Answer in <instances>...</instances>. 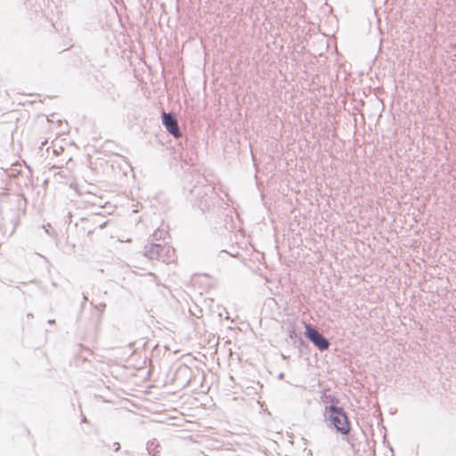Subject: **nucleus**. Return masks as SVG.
<instances>
[{
  "mask_svg": "<svg viewBox=\"0 0 456 456\" xmlns=\"http://www.w3.org/2000/svg\"><path fill=\"white\" fill-rule=\"evenodd\" d=\"M325 415L338 432L343 435H348L350 433L351 422L343 408L334 405L328 406L325 408Z\"/></svg>",
  "mask_w": 456,
  "mask_h": 456,
  "instance_id": "1",
  "label": "nucleus"
},
{
  "mask_svg": "<svg viewBox=\"0 0 456 456\" xmlns=\"http://www.w3.org/2000/svg\"><path fill=\"white\" fill-rule=\"evenodd\" d=\"M306 337L322 351L329 348V341L310 325L305 327Z\"/></svg>",
  "mask_w": 456,
  "mask_h": 456,
  "instance_id": "2",
  "label": "nucleus"
},
{
  "mask_svg": "<svg viewBox=\"0 0 456 456\" xmlns=\"http://www.w3.org/2000/svg\"><path fill=\"white\" fill-rule=\"evenodd\" d=\"M162 121H163V125L166 126L167 130L172 135H174L175 138H180L182 136L177 121L171 114L163 112L162 113Z\"/></svg>",
  "mask_w": 456,
  "mask_h": 456,
  "instance_id": "3",
  "label": "nucleus"
},
{
  "mask_svg": "<svg viewBox=\"0 0 456 456\" xmlns=\"http://www.w3.org/2000/svg\"><path fill=\"white\" fill-rule=\"evenodd\" d=\"M164 248L159 244L150 243L144 247V256L150 259H159Z\"/></svg>",
  "mask_w": 456,
  "mask_h": 456,
  "instance_id": "4",
  "label": "nucleus"
}]
</instances>
